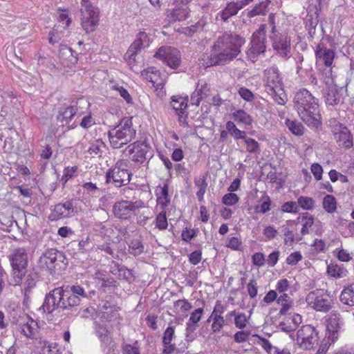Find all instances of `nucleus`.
<instances>
[{"label": "nucleus", "mask_w": 354, "mask_h": 354, "mask_svg": "<svg viewBox=\"0 0 354 354\" xmlns=\"http://www.w3.org/2000/svg\"><path fill=\"white\" fill-rule=\"evenodd\" d=\"M245 39L233 32H225L219 36L213 45L216 54L207 56L205 66L224 65L235 58L240 53Z\"/></svg>", "instance_id": "nucleus-1"}, {"label": "nucleus", "mask_w": 354, "mask_h": 354, "mask_svg": "<svg viewBox=\"0 0 354 354\" xmlns=\"http://www.w3.org/2000/svg\"><path fill=\"white\" fill-rule=\"evenodd\" d=\"M318 102L306 88L300 89L295 95V108L303 122L311 128H317L321 124Z\"/></svg>", "instance_id": "nucleus-2"}, {"label": "nucleus", "mask_w": 354, "mask_h": 354, "mask_svg": "<svg viewBox=\"0 0 354 354\" xmlns=\"http://www.w3.org/2000/svg\"><path fill=\"white\" fill-rule=\"evenodd\" d=\"M268 23L271 26L270 39L274 50L281 58L288 59L291 56V38L285 28L284 19H277L275 15L271 13Z\"/></svg>", "instance_id": "nucleus-3"}, {"label": "nucleus", "mask_w": 354, "mask_h": 354, "mask_svg": "<svg viewBox=\"0 0 354 354\" xmlns=\"http://www.w3.org/2000/svg\"><path fill=\"white\" fill-rule=\"evenodd\" d=\"M136 130L133 125L131 117L121 119L114 128L108 132L110 145L113 149H119L135 139Z\"/></svg>", "instance_id": "nucleus-4"}, {"label": "nucleus", "mask_w": 354, "mask_h": 354, "mask_svg": "<svg viewBox=\"0 0 354 354\" xmlns=\"http://www.w3.org/2000/svg\"><path fill=\"white\" fill-rule=\"evenodd\" d=\"M60 306L61 310H72L78 306L83 299L92 298L95 295L94 290L86 291L80 285L61 287Z\"/></svg>", "instance_id": "nucleus-5"}, {"label": "nucleus", "mask_w": 354, "mask_h": 354, "mask_svg": "<svg viewBox=\"0 0 354 354\" xmlns=\"http://www.w3.org/2000/svg\"><path fill=\"white\" fill-rule=\"evenodd\" d=\"M263 82L266 91L280 105L286 102V95L283 91V84L279 71L272 66L264 71Z\"/></svg>", "instance_id": "nucleus-6"}, {"label": "nucleus", "mask_w": 354, "mask_h": 354, "mask_svg": "<svg viewBox=\"0 0 354 354\" xmlns=\"http://www.w3.org/2000/svg\"><path fill=\"white\" fill-rule=\"evenodd\" d=\"M127 167L125 160H118L106 172V183L112 184L118 188L127 185L130 183L132 176Z\"/></svg>", "instance_id": "nucleus-7"}, {"label": "nucleus", "mask_w": 354, "mask_h": 354, "mask_svg": "<svg viewBox=\"0 0 354 354\" xmlns=\"http://www.w3.org/2000/svg\"><path fill=\"white\" fill-rule=\"evenodd\" d=\"M12 268L13 281L12 285L20 284L26 273L28 265L27 250L23 248H16L9 257Z\"/></svg>", "instance_id": "nucleus-8"}, {"label": "nucleus", "mask_w": 354, "mask_h": 354, "mask_svg": "<svg viewBox=\"0 0 354 354\" xmlns=\"http://www.w3.org/2000/svg\"><path fill=\"white\" fill-rule=\"evenodd\" d=\"M130 160L137 165H143L153 156V149L146 140H137L130 143L125 149Z\"/></svg>", "instance_id": "nucleus-9"}, {"label": "nucleus", "mask_w": 354, "mask_h": 354, "mask_svg": "<svg viewBox=\"0 0 354 354\" xmlns=\"http://www.w3.org/2000/svg\"><path fill=\"white\" fill-rule=\"evenodd\" d=\"M292 339H295L298 346L304 350H310L317 344L319 337L316 328L311 325L302 326L297 332L290 334Z\"/></svg>", "instance_id": "nucleus-10"}, {"label": "nucleus", "mask_w": 354, "mask_h": 354, "mask_svg": "<svg viewBox=\"0 0 354 354\" xmlns=\"http://www.w3.org/2000/svg\"><path fill=\"white\" fill-rule=\"evenodd\" d=\"M65 255L63 252L50 248L45 251L40 257L39 262L41 266L46 268L51 274L57 270L62 269V266L66 265Z\"/></svg>", "instance_id": "nucleus-11"}, {"label": "nucleus", "mask_w": 354, "mask_h": 354, "mask_svg": "<svg viewBox=\"0 0 354 354\" xmlns=\"http://www.w3.org/2000/svg\"><path fill=\"white\" fill-rule=\"evenodd\" d=\"M308 306L317 311L326 313L332 308L333 301L324 290L317 289L310 292L306 298Z\"/></svg>", "instance_id": "nucleus-12"}, {"label": "nucleus", "mask_w": 354, "mask_h": 354, "mask_svg": "<svg viewBox=\"0 0 354 354\" xmlns=\"http://www.w3.org/2000/svg\"><path fill=\"white\" fill-rule=\"evenodd\" d=\"M329 126L335 140L340 147L350 149L353 146V135L345 125L336 120H331Z\"/></svg>", "instance_id": "nucleus-13"}, {"label": "nucleus", "mask_w": 354, "mask_h": 354, "mask_svg": "<svg viewBox=\"0 0 354 354\" xmlns=\"http://www.w3.org/2000/svg\"><path fill=\"white\" fill-rule=\"evenodd\" d=\"M266 35L263 25H261L252 36L250 48L247 50L248 57L254 62L257 56L263 53L266 49Z\"/></svg>", "instance_id": "nucleus-14"}, {"label": "nucleus", "mask_w": 354, "mask_h": 354, "mask_svg": "<svg viewBox=\"0 0 354 354\" xmlns=\"http://www.w3.org/2000/svg\"><path fill=\"white\" fill-rule=\"evenodd\" d=\"M142 207H144V203L140 200L135 202L120 201L114 203L113 213L116 218L127 220L131 218L136 210Z\"/></svg>", "instance_id": "nucleus-15"}, {"label": "nucleus", "mask_w": 354, "mask_h": 354, "mask_svg": "<svg viewBox=\"0 0 354 354\" xmlns=\"http://www.w3.org/2000/svg\"><path fill=\"white\" fill-rule=\"evenodd\" d=\"M154 57L162 61L173 69H176L181 64L180 52L171 46L160 47L156 52Z\"/></svg>", "instance_id": "nucleus-16"}, {"label": "nucleus", "mask_w": 354, "mask_h": 354, "mask_svg": "<svg viewBox=\"0 0 354 354\" xmlns=\"http://www.w3.org/2000/svg\"><path fill=\"white\" fill-rule=\"evenodd\" d=\"M83 19L82 26L86 32H92L99 21V10L89 1L85 2V8L82 11Z\"/></svg>", "instance_id": "nucleus-17"}, {"label": "nucleus", "mask_w": 354, "mask_h": 354, "mask_svg": "<svg viewBox=\"0 0 354 354\" xmlns=\"http://www.w3.org/2000/svg\"><path fill=\"white\" fill-rule=\"evenodd\" d=\"M326 84L328 85L324 93L326 104L332 106L337 105L342 99L343 88L334 84L330 77H328Z\"/></svg>", "instance_id": "nucleus-18"}, {"label": "nucleus", "mask_w": 354, "mask_h": 354, "mask_svg": "<svg viewBox=\"0 0 354 354\" xmlns=\"http://www.w3.org/2000/svg\"><path fill=\"white\" fill-rule=\"evenodd\" d=\"M84 103L87 104L88 102L83 98L78 99L75 102H73V104L69 106H64L59 109V113L57 115V120L62 123L65 122L67 124L76 115H81L82 111L80 110V104Z\"/></svg>", "instance_id": "nucleus-19"}, {"label": "nucleus", "mask_w": 354, "mask_h": 354, "mask_svg": "<svg viewBox=\"0 0 354 354\" xmlns=\"http://www.w3.org/2000/svg\"><path fill=\"white\" fill-rule=\"evenodd\" d=\"M61 287L55 288L46 295L41 308L44 313L50 314L58 310H61L60 298Z\"/></svg>", "instance_id": "nucleus-20"}, {"label": "nucleus", "mask_w": 354, "mask_h": 354, "mask_svg": "<svg viewBox=\"0 0 354 354\" xmlns=\"http://www.w3.org/2000/svg\"><path fill=\"white\" fill-rule=\"evenodd\" d=\"M74 212L73 202L67 201L63 203H58L50 207V214L48 218L52 221H57L67 218Z\"/></svg>", "instance_id": "nucleus-21"}, {"label": "nucleus", "mask_w": 354, "mask_h": 354, "mask_svg": "<svg viewBox=\"0 0 354 354\" xmlns=\"http://www.w3.org/2000/svg\"><path fill=\"white\" fill-rule=\"evenodd\" d=\"M188 97L182 96H172L171 105L178 115V121L180 126L187 125V113L186 109L187 107Z\"/></svg>", "instance_id": "nucleus-22"}, {"label": "nucleus", "mask_w": 354, "mask_h": 354, "mask_svg": "<svg viewBox=\"0 0 354 354\" xmlns=\"http://www.w3.org/2000/svg\"><path fill=\"white\" fill-rule=\"evenodd\" d=\"M344 322L342 316L337 311L331 312L328 319L327 330L330 333L329 338L337 339L336 334L344 326Z\"/></svg>", "instance_id": "nucleus-23"}, {"label": "nucleus", "mask_w": 354, "mask_h": 354, "mask_svg": "<svg viewBox=\"0 0 354 354\" xmlns=\"http://www.w3.org/2000/svg\"><path fill=\"white\" fill-rule=\"evenodd\" d=\"M315 55L319 62H322L330 67L335 58V52L332 49L327 48L323 44H319L316 47Z\"/></svg>", "instance_id": "nucleus-24"}, {"label": "nucleus", "mask_w": 354, "mask_h": 354, "mask_svg": "<svg viewBox=\"0 0 354 354\" xmlns=\"http://www.w3.org/2000/svg\"><path fill=\"white\" fill-rule=\"evenodd\" d=\"M209 92V88L207 84L204 81L199 80L195 91L191 95V104L198 106L201 100L208 95Z\"/></svg>", "instance_id": "nucleus-25"}, {"label": "nucleus", "mask_w": 354, "mask_h": 354, "mask_svg": "<svg viewBox=\"0 0 354 354\" xmlns=\"http://www.w3.org/2000/svg\"><path fill=\"white\" fill-rule=\"evenodd\" d=\"M149 37L145 32H140L137 35L136 40L130 46L127 53L131 57L138 53L142 49L149 46Z\"/></svg>", "instance_id": "nucleus-26"}, {"label": "nucleus", "mask_w": 354, "mask_h": 354, "mask_svg": "<svg viewBox=\"0 0 354 354\" xmlns=\"http://www.w3.org/2000/svg\"><path fill=\"white\" fill-rule=\"evenodd\" d=\"M243 8V4L240 1H232L227 3L226 6L218 15L223 21H227L228 19L235 16L240 10Z\"/></svg>", "instance_id": "nucleus-27"}, {"label": "nucleus", "mask_w": 354, "mask_h": 354, "mask_svg": "<svg viewBox=\"0 0 354 354\" xmlns=\"http://www.w3.org/2000/svg\"><path fill=\"white\" fill-rule=\"evenodd\" d=\"M167 18L169 22H176L185 20L189 12V9L186 4L176 6L175 8L169 10Z\"/></svg>", "instance_id": "nucleus-28"}, {"label": "nucleus", "mask_w": 354, "mask_h": 354, "mask_svg": "<svg viewBox=\"0 0 354 354\" xmlns=\"http://www.w3.org/2000/svg\"><path fill=\"white\" fill-rule=\"evenodd\" d=\"M19 326L21 333L28 338H32L37 330V322L28 316L24 322H19Z\"/></svg>", "instance_id": "nucleus-29"}, {"label": "nucleus", "mask_w": 354, "mask_h": 354, "mask_svg": "<svg viewBox=\"0 0 354 354\" xmlns=\"http://www.w3.org/2000/svg\"><path fill=\"white\" fill-rule=\"evenodd\" d=\"M141 75L153 84V86H160L163 83L160 72L154 67H149L141 72Z\"/></svg>", "instance_id": "nucleus-30"}, {"label": "nucleus", "mask_w": 354, "mask_h": 354, "mask_svg": "<svg viewBox=\"0 0 354 354\" xmlns=\"http://www.w3.org/2000/svg\"><path fill=\"white\" fill-rule=\"evenodd\" d=\"M95 333L102 345L108 346L113 342L111 333L106 326L103 324H96Z\"/></svg>", "instance_id": "nucleus-31"}, {"label": "nucleus", "mask_w": 354, "mask_h": 354, "mask_svg": "<svg viewBox=\"0 0 354 354\" xmlns=\"http://www.w3.org/2000/svg\"><path fill=\"white\" fill-rule=\"evenodd\" d=\"M342 304L354 306V286H349L343 289L339 297Z\"/></svg>", "instance_id": "nucleus-32"}, {"label": "nucleus", "mask_w": 354, "mask_h": 354, "mask_svg": "<svg viewBox=\"0 0 354 354\" xmlns=\"http://www.w3.org/2000/svg\"><path fill=\"white\" fill-rule=\"evenodd\" d=\"M270 3V0L262 1L248 12V17L252 18L257 15H265L268 11Z\"/></svg>", "instance_id": "nucleus-33"}, {"label": "nucleus", "mask_w": 354, "mask_h": 354, "mask_svg": "<svg viewBox=\"0 0 354 354\" xmlns=\"http://www.w3.org/2000/svg\"><path fill=\"white\" fill-rule=\"evenodd\" d=\"M118 309L119 308L117 306L112 304L108 301H102L100 310L103 314L102 317L109 321L114 317L113 313L118 312Z\"/></svg>", "instance_id": "nucleus-34"}, {"label": "nucleus", "mask_w": 354, "mask_h": 354, "mask_svg": "<svg viewBox=\"0 0 354 354\" xmlns=\"http://www.w3.org/2000/svg\"><path fill=\"white\" fill-rule=\"evenodd\" d=\"M232 115L236 122L245 125H251L253 121L252 117L243 109L234 111Z\"/></svg>", "instance_id": "nucleus-35"}, {"label": "nucleus", "mask_w": 354, "mask_h": 354, "mask_svg": "<svg viewBox=\"0 0 354 354\" xmlns=\"http://www.w3.org/2000/svg\"><path fill=\"white\" fill-rule=\"evenodd\" d=\"M297 62V73L300 76L303 77L304 74L310 73L313 71V67L311 65H308L306 68H304L303 65H306V61H304V57L301 54H298L296 57Z\"/></svg>", "instance_id": "nucleus-36"}, {"label": "nucleus", "mask_w": 354, "mask_h": 354, "mask_svg": "<svg viewBox=\"0 0 354 354\" xmlns=\"http://www.w3.org/2000/svg\"><path fill=\"white\" fill-rule=\"evenodd\" d=\"M285 124L290 132L295 136H301L304 132V127L298 121L286 119Z\"/></svg>", "instance_id": "nucleus-37"}, {"label": "nucleus", "mask_w": 354, "mask_h": 354, "mask_svg": "<svg viewBox=\"0 0 354 354\" xmlns=\"http://www.w3.org/2000/svg\"><path fill=\"white\" fill-rule=\"evenodd\" d=\"M327 272L335 278H342L346 275V270L337 264H330L327 267Z\"/></svg>", "instance_id": "nucleus-38"}, {"label": "nucleus", "mask_w": 354, "mask_h": 354, "mask_svg": "<svg viewBox=\"0 0 354 354\" xmlns=\"http://www.w3.org/2000/svg\"><path fill=\"white\" fill-rule=\"evenodd\" d=\"M145 247L142 241L138 239H132L129 243V253L138 256L144 252Z\"/></svg>", "instance_id": "nucleus-39"}, {"label": "nucleus", "mask_w": 354, "mask_h": 354, "mask_svg": "<svg viewBox=\"0 0 354 354\" xmlns=\"http://www.w3.org/2000/svg\"><path fill=\"white\" fill-rule=\"evenodd\" d=\"M323 207L330 214L335 212L337 209V202L335 198L332 195H326L323 199Z\"/></svg>", "instance_id": "nucleus-40"}, {"label": "nucleus", "mask_w": 354, "mask_h": 354, "mask_svg": "<svg viewBox=\"0 0 354 354\" xmlns=\"http://www.w3.org/2000/svg\"><path fill=\"white\" fill-rule=\"evenodd\" d=\"M77 167H67L63 171V175L61 178L60 182H62L63 187L65 186L68 180L75 177L77 175Z\"/></svg>", "instance_id": "nucleus-41"}, {"label": "nucleus", "mask_w": 354, "mask_h": 354, "mask_svg": "<svg viewBox=\"0 0 354 354\" xmlns=\"http://www.w3.org/2000/svg\"><path fill=\"white\" fill-rule=\"evenodd\" d=\"M302 223V228L301 230V234L306 235L309 233V228L311 227L314 223V218L311 215H308V213L304 214L301 218Z\"/></svg>", "instance_id": "nucleus-42"}, {"label": "nucleus", "mask_w": 354, "mask_h": 354, "mask_svg": "<svg viewBox=\"0 0 354 354\" xmlns=\"http://www.w3.org/2000/svg\"><path fill=\"white\" fill-rule=\"evenodd\" d=\"M103 147H104V143L101 139H97L91 144L88 151L92 156H101Z\"/></svg>", "instance_id": "nucleus-43"}, {"label": "nucleus", "mask_w": 354, "mask_h": 354, "mask_svg": "<svg viewBox=\"0 0 354 354\" xmlns=\"http://www.w3.org/2000/svg\"><path fill=\"white\" fill-rule=\"evenodd\" d=\"M211 319H212V324L211 326L212 331L214 333L219 332L225 325V320L224 317L219 316H209V319H207V322H210Z\"/></svg>", "instance_id": "nucleus-44"}, {"label": "nucleus", "mask_w": 354, "mask_h": 354, "mask_svg": "<svg viewBox=\"0 0 354 354\" xmlns=\"http://www.w3.org/2000/svg\"><path fill=\"white\" fill-rule=\"evenodd\" d=\"M297 205L303 209L310 210L314 207L315 201L310 197L302 196L298 198Z\"/></svg>", "instance_id": "nucleus-45"}, {"label": "nucleus", "mask_w": 354, "mask_h": 354, "mask_svg": "<svg viewBox=\"0 0 354 354\" xmlns=\"http://www.w3.org/2000/svg\"><path fill=\"white\" fill-rule=\"evenodd\" d=\"M250 316H247L245 313L238 312L234 319V325L239 329L244 328L249 322Z\"/></svg>", "instance_id": "nucleus-46"}, {"label": "nucleus", "mask_w": 354, "mask_h": 354, "mask_svg": "<svg viewBox=\"0 0 354 354\" xmlns=\"http://www.w3.org/2000/svg\"><path fill=\"white\" fill-rule=\"evenodd\" d=\"M122 354H140V347L138 341L133 344H124L122 347Z\"/></svg>", "instance_id": "nucleus-47"}, {"label": "nucleus", "mask_w": 354, "mask_h": 354, "mask_svg": "<svg viewBox=\"0 0 354 354\" xmlns=\"http://www.w3.org/2000/svg\"><path fill=\"white\" fill-rule=\"evenodd\" d=\"M204 310L203 308H198L194 310L190 315L187 324L197 327L198 322L201 320Z\"/></svg>", "instance_id": "nucleus-48"}, {"label": "nucleus", "mask_w": 354, "mask_h": 354, "mask_svg": "<svg viewBox=\"0 0 354 354\" xmlns=\"http://www.w3.org/2000/svg\"><path fill=\"white\" fill-rule=\"evenodd\" d=\"M175 337V326H169L163 333V344H169L171 343Z\"/></svg>", "instance_id": "nucleus-49"}, {"label": "nucleus", "mask_w": 354, "mask_h": 354, "mask_svg": "<svg viewBox=\"0 0 354 354\" xmlns=\"http://www.w3.org/2000/svg\"><path fill=\"white\" fill-rule=\"evenodd\" d=\"M168 225L166 217V212L162 211L159 213L156 218V226L160 230L167 229Z\"/></svg>", "instance_id": "nucleus-50"}, {"label": "nucleus", "mask_w": 354, "mask_h": 354, "mask_svg": "<svg viewBox=\"0 0 354 354\" xmlns=\"http://www.w3.org/2000/svg\"><path fill=\"white\" fill-rule=\"evenodd\" d=\"M247 146V151L251 153H257L259 152V144L254 139L246 138L244 140Z\"/></svg>", "instance_id": "nucleus-51"}, {"label": "nucleus", "mask_w": 354, "mask_h": 354, "mask_svg": "<svg viewBox=\"0 0 354 354\" xmlns=\"http://www.w3.org/2000/svg\"><path fill=\"white\" fill-rule=\"evenodd\" d=\"M262 203L260 206L256 207L257 212L265 214L270 209L271 201L268 196H263L261 199Z\"/></svg>", "instance_id": "nucleus-52"}, {"label": "nucleus", "mask_w": 354, "mask_h": 354, "mask_svg": "<svg viewBox=\"0 0 354 354\" xmlns=\"http://www.w3.org/2000/svg\"><path fill=\"white\" fill-rule=\"evenodd\" d=\"M73 50L71 48H69L65 45H61L59 48V55L61 57L66 56L67 57H71L70 59L71 63H75L77 61V58L73 55Z\"/></svg>", "instance_id": "nucleus-53"}, {"label": "nucleus", "mask_w": 354, "mask_h": 354, "mask_svg": "<svg viewBox=\"0 0 354 354\" xmlns=\"http://www.w3.org/2000/svg\"><path fill=\"white\" fill-rule=\"evenodd\" d=\"M119 274L120 277H122L124 279H125L129 283H131L134 281L135 277L133 274V271L125 268L122 267L118 269Z\"/></svg>", "instance_id": "nucleus-54"}, {"label": "nucleus", "mask_w": 354, "mask_h": 354, "mask_svg": "<svg viewBox=\"0 0 354 354\" xmlns=\"http://www.w3.org/2000/svg\"><path fill=\"white\" fill-rule=\"evenodd\" d=\"M281 211L288 213H297L299 212L297 202L288 201L281 206Z\"/></svg>", "instance_id": "nucleus-55"}, {"label": "nucleus", "mask_w": 354, "mask_h": 354, "mask_svg": "<svg viewBox=\"0 0 354 354\" xmlns=\"http://www.w3.org/2000/svg\"><path fill=\"white\" fill-rule=\"evenodd\" d=\"M239 200V198L236 194L228 193L223 196L222 202L226 205L231 206L238 203Z\"/></svg>", "instance_id": "nucleus-56"}, {"label": "nucleus", "mask_w": 354, "mask_h": 354, "mask_svg": "<svg viewBox=\"0 0 354 354\" xmlns=\"http://www.w3.org/2000/svg\"><path fill=\"white\" fill-rule=\"evenodd\" d=\"M113 88L118 91L120 95L126 101L127 104H133V98L126 88L121 86H114Z\"/></svg>", "instance_id": "nucleus-57"}, {"label": "nucleus", "mask_w": 354, "mask_h": 354, "mask_svg": "<svg viewBox=\"0 0 354 354\" xmlns=\"http://www.w3.org/2000/svg\"><path fill=\"white\" fill-rule=\"evenodd\" d=\"M250 335V330H239L234 335V339L236 343H243L248 340Z\"/></svg>", "instance_id": "nucleus-58"}, {"label": "nucleus", "mask_w": 354, "mask_h": 354, "mask_svg": "<svg viewBox=\"0 0 354 354\" xmlns=\"http://www.w3.org/2000/svg\"><path fill=\"white\" fill-rule=\"evenodd\" d=\"M254 336L259 339L257 343L261 345L268 353H271L272 350L274 351L275 347L272 346L267 339L263 338L259 335H254Z\"/></svg>", "instance_id": "nucleus-59"}, {"label": "nucleus", "mask_w": 354, "mask_h": 354, "mask_svg": "<svg viewBox=\"0 0 354 354\" xmlns=\"http://www.w3.org/2000/svg\"><path fill=\"white\" fill-rule=\"evenodd\" d=\"M240 96L247 102H252L254 100V95L250 90L245 87H241L238 91Z\"/></svg>", "instance_id": "nucleus-60"}, {"label": "nucleus", "mask_w": 354, "mask_h": 354, "mask_svg": "<svg viewBox=\"0 0 354 354\" xmlns=\"http://www.w3.org/2000/svg\"><path fill=\"white\" fill-rule=\"evenodd\" d=\"M180 305V311L183 313H185L189 310L192 306L187 299H178L174 302V306L176 308Z\"/></svg>", "instance_id": "nucleus-61"}, {"label": "nucleus", "mask_w": 354, "mask_h": 354, "mask_svg": "<svg viewBox=\"0 0 354 354\" xmlns=\"http://www.w3.org/2000/svg\"><path fill=\"white\" fill-rule=\"evenodd\" d=\"M302 259V256L299 252L291 253L286 259V263L288 265L295 266Z\"/></svg>", "instance_id": "nucleus-62"}, {"label": "nucleus", "mask_w": 354, "mask_h": 354, "mask_svg": "<svg viewBox=\"0 0 354 354\" xmlns=\"http://www.w3.org/2000/svg\"><path fill=\"white\" fill-rule=\"evenodd\" d=\"M95 124V120L92 118V116L89 114L88 115L84 116L80 123V125L82 128L87 129Z\"/></svg>", "instance_id": "nucleus-63"}, {"label": "nucleus", "mask_w": 354, "mask_h": 354, "mask_svg": "<svg viewBox=\"0 0 354 354\" xmlns=\"http://www.w3.org/2000/svg\"><path fill=\"white\" fill-rule=\"evenodd\" d=\"M252 259L253 264L259 268L265 264L264 255L261 252L254 253L252 257Z\"/></svg>", "instance_id": "nucleus-64"}]
</instances>
